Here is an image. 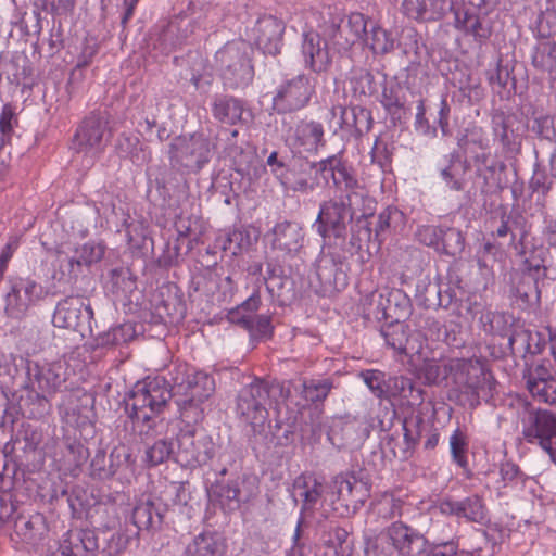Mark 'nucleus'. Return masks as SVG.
Segmentation results:
<instances>
[{
	"mask_svg": "<svg viewBox=\"0 0 556 556\" xmlns=\"http://www.w3.org/2000/svg\"><path fill=\"white\" fill-rule=\"evenodd\" d=\"M518 339L526 342L527 352L535 354L540 353L543 350L545 345L546 336L545 333L539 331L527 330L522 333L517 334V337L515 339H511L510 341Z\"/></svg>",
	"mask_w": 556,
	"mask_h": 556,
	"instance_id": "13d9d810",
	"label": "nucleus"
},
{
	"mask_svg": "<svg viewBox=\"0 0 556 556\" xmlns=\"http://www.w3.org/2000/svg\"><path fill=\"white\" fill-rule=\"evenodd\" d=\"M175 460L185 468L194 469L206 465L216 453L213 439L204 431H181L177 438Z\"/></svg>",
	"mask_w": 556,
	"mask_h": 556,
	"instance_id": "423d86ee",
	"label": "nucleus"
},
{
	"mask_svg": "<svg viewBox=\"0 0 556 556\" xmlns=\"http://www.w3.org/2000/svg\"><path fill=\"white\" fill-rule=\"evenodd\" d=\"M365 491L363 483L357 482L354 477H338L333 481L329 506H332L334 496L345 507H349L350 504L363 503Z\"/></svg>",
	"mask_w": 556,
	"mask_h": 556,
	"instance_id": "cd10ccee",
	"label": "nucleus"
},
{
	"mask_svg": "<svg viewBox=\"0 0 556 556\" xmlns=\"http://www.w3.org/2000/svg\"><path fill=\"white\" fill-rule=\"evenodd\" d=\"M446 367L460 391L468 395L470 406L479 405L480 399L492 396L495 380L485 359L477 356L452 358Z\"/></svg>",
	"mask_w": 556,
	"mask_h": 556,
	"instance_id": "20e7f679",
	"label": "nucleus"
},
{
	"mask_svg": "<svg viewBox=\"0 0 556 556\" xmlns=\"http://www.w3.org/2000/svg\"><path fill=\"white\" fill-rule=\"evenodd\" d=\"M386 343L396 353L408 356L412 362L425 359L424 340L418 332L410 333L409 327L401 321L391 323L381 329Z\"/></svg>",
	"mask_w": 556,
	"mask_h": 556,
	"instance_id": "4468645a",
	"label": "nucleus"
},
{
	"mask_svg": "<svg viewBox=\"0 0 556 556\" xmlns=\"http://www.w3.org/2000/svg\"><path fill=\"white\" fill-rule=\"evenodd\" d=\"M110 469L119 480H129L136 471V459L125 446L114 447L109 456Z\"/></svg>",
	"mask_w": 556,
	"mask_h": 556,
	"instance_id": "72a5a7b5",
	"label": "nucleus"
},
{
	"mask_svg": "<svg viewBox=\"0 0 556 556\" xmlns=\"http://www.w3.org/2000/svg\"><path fill=\"white\" fill-rule=\"evenodd\" d=\"M17 358L11 353H0V377L12 379L17 372Z\"/></svg>",
	"mask_w": 556,
	"mask_h": 556,
	"instance_id": "69168bd1",
	"label": "nucleus"
},
{
	"mask_svg": "<svg viewBox=\"0 0 556 556\" xmlns=\"http://www.w3.org/2000/svg\"><path fill=\"white\" fill-rule=\"evenodd\" d=\"M402 218V213L395 207H387L383 210L377 219L376 232L377 235L383 233L392 227L394 223Z\"/></svg>",
	"mask_w": 556,
	"mask_h": 556,
	"instance_id": "052dcab7",
	"label": "nucleus"
},
{
	"mask_svg": "<svg viewBox=\"0 0 556 556\" xmlns=\"http://www.w3.org/2000/svg\"><path fill=\"white\" fill-rule=\"evenodd\" d=\"M93 311L83 299L70 296L61 300L54 309L52 323L55 327L77 330L81 333L91 331Z\"/></svg>",
	"mask_w": 556,
	"mask_h": 556,
	"instance_id": "9b49d317",
	"label": "nucleus"
},
{
	"mask_svg": "<svg viewBox=\"0 0 556 556\" xmlns=\"http://www.w3.org/2000/svg\"><path fill=\"white\" fill-rule=\"evenodd\" d=\"M131 520L139 530L151 529L155 523H161L162 515L154 511V504L151 501H140L134 507Z\"/></svg>",
	"mask_w": 556,
	"mask_h": 556,
	"instance_id": "e433bc0d",
	"label": "nucleus"
},
{
	"mask_svg": "<svg viewBox=\"0 0 556 556\" xmlns=\"http://www.w3.org/2000/svg\"><path fill=\"white\" fill-rule=\"evenodd\" d=\"M453 13L455 27L471 35L479 43L484 42L491 36V28L480 22L476 11L466 5L464 0L459 1Z\"/></svg>",
	"mask_w": 556,
	"mask_h": 556,
	"instance_id": "bb28decb",
	"label": "nucleus"
},
{
	"mask_svg": "<svg viewBox=\"0 0 556 556\" xmlns=\"http://www.w3.org/2000/svg\"><path fill=\"white\" fill-rule=\"evenodd\" d=\"M522 435L530 444H539L542 450L553 445L556 438V415L548 410L529 414L522 422Z\"/></svg>",
	"mask_w": 556,
	"mask_h": 556,
	"instance_id": "a211bd4d",
	"label": "nucleus"
},
{
	"mask_svg": "<svg viewBox=\"0 0 556 556\" xmlns=\"http://www.w3.org/2000/svg\"><path fill=\"white\" fill-rule=\"evenodd\" d=\"M301 538V520L298 521L296 528L292 535V545L286 552V556H305V545L300 542Z\"/></svg>",
	"mask_w": 556,
	"mask_h": 556,
	"instance_id": "774afa93",
	"label": "nucleus"
},
{
	"mask_svg": "<svg viewBox=\"0 0 556 556\" xmlns=\"http://www.w3.org/2000/svg\"><path fill=\"white\" fill-rule=\"evenodd\" d=\"M545 253L544 249H534L525 260V270L535 283L546 276Z\"/></svg>",
	"mask_w": 556,
	"mask_h": 556,
	"instance_id": "37998d69",
	"label": "nucleus"
},
{
	"mask_svg": "<svg viewBox=\"0 0 556 556\" xmlns=\"http://www.w3.org/2000/svg\"><path fill=\"white\" fill-rule=\"evenodd\" d=\"M318 556H353L348 532L339 527L331 528L321 536Z\"/></svg>",
	"mask_w": 556,
	"mask_h": 556,
	"instance_id": "c85d7f7f",
	"label": "nucleus"
},
{
	"mask_svg": "<svg viewBox=\"0 0 556 556\" xmlns=\"http://www.w3.org/2000/svg\"><path fill=\"white\" fill-rule=\"evenodd\" d=\"M286 142L294 154H316L326 144L324 126L315 121H301L288 131Z\"/></svg>",
	"mask_w": 556,
	"mask_h": 556,
	"instance_id": "ddd939ff",
	"label": "nucleus"
},
{
	"mask_svg": "<svg viewBox=\"0 0 556 556\" xmlns=\"http://www.w3.org/2000/svg\"><path fill=\"white\" fill-rule=\"evenodd\" d=\"M104 252L105 247L102 242L88 241L76 247L72 256H68L64 250H59L58 262L63 271L66 267L68 275H76L80 266H90L93 263L100 262Z\"/></svg>",
	"mask_w": 556,
	"mask_h": 556,
	"instance_id": "5701e85b",
	"label": "nucleus"
},
{
	"mask_svg": "<svg viewBox=\"0 0 556 556\" xmlns=\"http://www.w3.org/2000/svg\"><path fill=\"white\" fill-rule=\"evenodd\" d=\"M467 169L466 161L462 160L458 154L452 153L448 156L447 164L441 168L440 173L443 181L450 189L459 191L465 186Z\"/></svg>",
	"mask_w": 556,
	"mask_h": 556,
	"instance_id": "473e14b6",
	"label": "nucleus"
},
{
	"mask_svg": "<svg viewBox=\"0 0 556 556\" xmlns=\"http://www.w3.org/2000/svg\"><path fill=\"white\" fill-rule=\"evenodd\" d=\"M314 87L311 85L309 78L304 75L287 80L277 89L273 98V106L278 113H289L304 108L312 94Z\"/></svg>",
	"mask_w": 556,
	"mask_h": 556,
	"instance_id": "f8f14e48",
	"label": "nucleus"
},
{
	"mask_svg": "<svg viewBox=\"0 0 556 556\" xmlns=\"http://www.w3.org/2000/svg\"><path fill=\"white\" fill-rule=\"evenodd\" d=\"M105 122L94 115L86 117L78 126L72 149L77 155H81L87 166L94 164L104 150Z\"/></svg>",
	"mask_w": 556,
	"mask_h": 556,
	"instance_id": "6e6552de",
	"label": "nucleus"
},
{
	"mask_svg": "<svg viewBox=\"0 0 556 556\" xmlns=\"http://www.w3.org/2000/svg\"><path fill=\"white\" fill-rule=\"evenodd\" d=\"M26 371L27 387L35 394L37 405L31 415L37 417L49 408L50 400L63 390L70 372L65 361L45 358L26 359Z\"/></svg>",
	"mask_w": 556,
	"mask_h": 556,
	"instance_id": "7ed1b4c3",
	"label": "nucleus"
},
{
	"mask_svg": "<svg viewBox=\"0 0 556 556\" xmlns=\"http://www.w3.org/2000/svg\"><path fill=\"white\" fill-rule=\"evenodd\" d=\"M285 24L273 15H264L256 20L247 36L264 53L275 55L280 52Z\"/></svg>",
	"mask_w": 556,
	"mask_h": 556,
	"instance_id": "2eb2a0df",
	"label": "nucleus"
},
{
	"mask_svg": "<svg viewBox=\"0 0 556 556\" xmlns=\"http://www.w3.org/2000/svg\"><path fill=\"white\" fill-rule=\"evenodd\" d=\"M396 38L394 35L376 23L369 25V31L364 43L375 54H386L394 49Z\"/></svg>",
	"mask_w": 556,
	"mask_h": 556,
	"instance_id": "f704fd0d",
	"label": "nucleus"
},
{
	"mask_svg": "<svg viewBox=\"0 0 556 556\" xmlns=\"http://www.w3.org/2000/svg\"><path fill=\"white\" fill-rule=\"evenodd\" d=\"M108 462L109 459L104 453H97L91 460L92 475L97 476L99 479H106L114 476V470L110 469V464L106 465Z\"/></svg>",
	"mask_w": 556,
	"mask_h": 556,
	"instance_id": "e2e57ef3",
	"label": "nucleus"
},
{
	"mask_svg": "<svg viewBox=\"0 0 556 556\" xmlns=\"http://www.w3.org/2000/svg\"><path fill=\"white\" fill-rule=\"evenodd\" d=\"M261 305V296L258 293L250 295L241 305L229 311L228 319L233 324H240L244 317H254Z\"/></svg>",
	"mask_w": 556,
	"mask_h": 556,
	"instance_id": "79ce46f5",
	"label": "nucleus"
},
{
	"mask_svg": "<svg viewBox=\"0 0 556 556\" xmlns=\"http://www.w3.org/2000/svg\"><path fill=\"white\" fill-rule=\"evenodd\" d=\"M313 166L325 184L331 181L338 189L353 193L359 188L357 179L343 163L341 153L320 160Z\"/></svg>",
	"mask_w": 556,
	"mask_h": 556,
	"instance_id": "aec40b11",
	"label": "nucleus"
},
{
	"mask_svg": "<svg viewBox=\"0 0 556 556\" xmlns=\"http://www.w3.org/2000/svg\"><path fill=\"white\" fill-rule=\"evenodd\" d=\"M416 237L419 242L425 245L434 248L437 251L441 252L442 238H443V227H435L424 225L418 227Z\"/></svg>",
	"mask_w": 556,
	"mask_h": 556,
	"instance_id": "8fccbe9b",
	"label": "nucleus"
},
{
	"mask_svg": "<svg viewBox=\"0 0 556 556\" xmlns=\"http://www.w3.org/2000/svg\"><path fill=\"white\" fill-rule=\"evenodd\" d=\"M224 543L215 532L203 531L186 547L187 556H222Z\"/></svg>",
	"mask_w": 556,
	"mask_h": 556,
	"instance_id": "7c9ffc66",
	"label": "nucleus"
},
{
	"mask_svg": "<svg viewBox=\"0 0 556 556\" xmlns=\"http://www.w3.org/2000/svg\"><path fill=\"white\" fill-rule=\"evenodd\" d=\"M407 389H410V381L404 377H389L386 380L384 399H391L402 395Z\"/></svg>",
	"mask_w": 556,
	"mask_h": 556,
	"instance_id": "bf43d9fd",
	"label": "nucleus"
},
{
	"mask_svg": "<svg viewBox=\"0 0 556 556\" xmlns=\"http://www.w3.org/2000/svg\"><path fill=\"white\" fill-rule=\"evenodd\" d=\"M415 128L419 134L428 137H434L437 135V129L431 127L426 118V108L422 101L417 105Z\"/></svg>",
	"mask_w": 556,
	"mask_h": 556,
	"instance_id": "0e129e2a",
	"label": "nucleus"
},
{
	"mask_svg": "<svg viewBox=\"0 0 556 556\" xmlns=\"http://www.w3.org/2000/svg\"><path fill=\"white\" fill-rule=\"evenodd\" d=\"M329 486L319 481L314 475H301L293 481L291 496L294 502H302V511L299 520L301 522L306 516L313 515L315 510L321 509V516L327 517L332 506L326 507L330 501Z\"/></svg>",
	"mask_w": 556,
	"mask_h": 556,
	"instance_id": "0eeeda50",
	"label": "nucleus"
},
{
	"mask_svg": "<svg viewBox=\"0 0 556 556\" xmlns=\"http://www.w3.org/2000/svg\"><path fill=\"white\" fill-rule=\"evenodd\" d=\"M441 252L455 256L460 254L465 248V238L456 228H443Z\"/></svg>",
	"mask_w": 556,
	"mask_h": 556,
	"instance_id": "c03bdc74",
	"label": "nucleus"
},
{
	"mask_svg": "<svg viewBox=\"0 0 556 556\" xmlns=\"http://www.w3.org/2000/svg\"><path fill=\"white\" fill-rule=\"evenodd\" d=\"M489 137L482 128L472 126L466 129L465 135L459 139L458 144L468 154H475L477 161L485 162L489 150Z\"/></svg>",
	"mask_w": 556,
	"mask_h": 556,
	"instance_id": "2f4dec72",
	"label": "nucleus"
},
{
	"mask_svg": "<svg viewBox=\"0 0 556 556\" xmlns=\"http://www.w3.org/2000/svg\"><path fill=\"white\" fill-rule=\"evenodd\" d=\"M247 329L253 339L270 338L274 331L271 317L269 315H255L254 317H244L239 324Z\"/></svg>",
	"mask_w": 556,
	"mask_h": 556,
	"instance_id": "4c0bfd02",
	"label": "nucleus"
},
{
	"mask_svg": "<svg viewBox=\"0 0 556 556\" xmlns=\"http://www.w3.org/2000/svg\"><path fill=\"white\" fill-rule=\"evenodd\" d=\"M164 500L167 506H185L187 505L190 494L188 488L181 482H170L165 492Z\"/></svg>",
	"mask_w": 556,
	"mask_h": 556,
	"instance_id": "49530a36",
	"label": "nucleus"
},
{
	"mask_svg": "<svg viewBox=\"0 0 556 556\" xmlns=\"http://www.w3.org/2000/svg\"><path fill=\"white\" fill-rule=\"evenodd\" d=\"M400 92L401 87L395 83H389L383 86L380 102L387 111L393 112L403 105Z\"/></svg>",
	"mask_w": 556,
	"mask_h": 556,
	"instance_id": "603ef678",
	"label": "nucleus"
},
{
	"mask_svg": "<svg viewBox=\"0 0 556 556\" xmlns=\"http://www.w3.org/2000/svg\"><path fill=\"white\" fill-rule=\"evenodd\" d=\"M239 494L240 491L237 485L228 484L223 486L219 494L222 505L228 510L238 508L241 502Z\"/></svg>",
	"mask_w": 556,
	"mask_h": 556,
	"instance_id": "680f3d73",
	"label": "nucleus"
},
{
	"mask_svg": "<svg viewBox=\"0 0 556 556\" xmlns=\"http://www.w3.org/2000/svg\"><path fill=\"white\" fill-rule=\"evenodd\" d=\"M252 48L244 40L227 42L215 54L214 66L229 88L249 85L254 76Z\"/></svg>",
	"mask_w": 556,
	"mask_h": 556,
	"instance_id": "39448f33",
	"label": "nucleus"
},
{
	"mask_svg": "<svg viewBox=\"0 0 556 556\" xmlns=\"http://www.w3.org/2000/svg\"><path fill=\"white\" fill-rule=\"evenodd\" d=\"M302 394L306 402L323 401L330 391V383L327 380L304 381L301 383Z\"/></svg>",
	"mask_w": 556,
	"mask_h": 556,
	"instance_id": "de8ad7c7",
	"label": "nucleus"
},
{
	"mask_svg": "<svg viewBox=\"0 0 556 556\" xmlns=\"http://www.w3.org/2000/svg\"><path fill=\"white\" fill-rule=\"evenodd\" d=\"M366 556H476L475 553L458 549L454 542L430 545L427 539L412 527L397 521L365 547Z\"/></svg>",
	"mask_w": 556,
	"mask_h": 556,
	"instance_id": "f03ea898",
	"label": "nucleus"
},
{
	"mask_svg": "<svg viewBox=\"0 0 556 556\" xmlns=\"http://www.w3.org/2000/svg\"><path fill=\"white\" fill-rule=\"evenodd\" d=\"M267 397V386L260 380L244 387L238 395L237 413L254 430L267 420L268 412L265 407Z\"/></svg>",
	"mask_w": 556,
	"mask_h": 556,
	"instance_id": "9d476101",
	"label": "nucleus"
},
{
	"mask_svg": "<svg viewBox=\"0 0 556 556\" xmlns=\"http://www.w3.org/2000/svg\"><path fill=\"white\" fill-rule=\"evenodd\" d=\"M218 245L229 251L232 255L241 253L251 245V237L248 230L238 228L220 235L217 239Z\"/></svg>",
	"mask_w": 556,
	"mask_h": 556,
	"instance_id": "c9c22d12",
	"label": "nucleus"
},
{
	"mask_svg": "<svg viewBox=\"0 0 556 556\" xmlns=\"http://www.w3.org/2000/svg\"><path fill=\"white\" fill-rule=\"evenodd\" d=\"M338 262L332 255H323L317 262V275L320 280L331 283L336 281L338 273Z\"/></svg>",
	"mask_w": 556,
	"mask_h": 556,
	"instance_id": "4d7b16f0",
	"label": "nucleus"
},
{
	"mask_svg": "<svg viewBox=\"0 0 556 556\" xmlns=\"http://www.w3.org/2000/svg\"><path fill=\"white\" fill-rule=\"evenodd\" d=\"M532 63L536 68L543 70L551 75L556 74V45L538 51L533 55Z\"/></svg>",
	"mask_w": 556,
	"mask_h": 556,
	"instance_id": "864d4df0",
	"label": "nucleus"
},
{
	"mask_svg": "<svg viewBox=\"0 0 556 556\" xmlns=\"http://www.w3.org/2000/svg\"><path fill=\"white\" fill-rule=\"evenodd\" d=\"M269 236L273 248L287 254H296L303 247L304 231L295 222L276 224Z\"/></svg>",
	"mask_w": 556,
	"mask_h": 556,
	"instance_id": "393cba45",
	"label": "nucleus"
},
{
	"mask_svg": "<svg viewBox=\"0 0 556 556\" xmlns=\"http://www.w3.org/2000/svg\"><path fill=\"white\" fill-rule=\"evenodd\" d=\"M17 119L12 105L4 104L0 114V149L10 140Z\"/></svg>",
	"mask_w": 556,
	"mask_h": 556,
	"instance_id": "3c124183",
	"label": "nucleus"
},
{
	"mask_svg": "<svg viewBox=\"0 0 556 556\" xmlns=\"http://www.w3.org/2000/svg\"><path fill=\"white\" fill-rule=\"evenodd\" d=\"M525 378L527 388L535 400L556 405V370L549 363L532 366Z\"/></svg>",
	"mask_w": 556,
	"mask_h": 556,
	"instance_id": "6ab92c4d",
	"label": "nucleus"
},
{
	"mask_svg": "<svg viewBox=\"0 0 556 556\" xmlns=\"http://www.w3.org/2000/svg\"><path fill=\"white\" fill-rule=\"evenodd\" d=\"M42 287L31 280H20L12 283L4 295V313L15 319L23 318L30 306L42 298Z\"/></svg>",
	"mask_w": 556,
	"mask_h": 556,
	"instance_id": "dca6fc26",
	"label": "nucleus"
},
{
	"mask_svg": "<svg viewBox=\"0 0 556 556\" xmlns=\"http://www.w3.org/2000/svg\"><path fill=\"white\" fill-rule=\"evenodd\" d=\"M349 218H352L350 195H348V202L341 199L323 203L314 226L323 238H326L330 231L336 237H340Z\"/></svg>",
	"mask_w": 556,
	"mask_h": 556,
	"instance_id": "f3484780",
	"label": "nucleus"
},
{
	"mask_svg": "<svg viewBox=\"0 0 556 556\" xmlns=\"http://www.w3.org/2000/svg\"><path fill=\"white\" fill-rule=\"evenodd\" d=\"M117 149L122 156L130 157L136 163L146 161L143 147L137 136H122L118 139Z\"/></svg>",
	"mask_w": 556,
	"mask_h": 556,
	"instance_id": "ea45409f",
	"label": "nucleus"
},
{
	"mask_svg": "<svg viewBox=\"0 0 556 556\" xmlns=\"http://www.w3.org/2000/svg\"><path fill=\"white\" fill-rule=\"evenodd\" d=\"M170 381L172 389L162 377H148L134 386L127 406L140 435L153 437L164 429L162 414L172 396H184V403H202L215 390L213 377L184 363L174 366Z\"/></svg>",
	"mask_w": 556,
	"mask_h": 556,
	"instance_id": "f257e3e1",
	"label": "nucleus"
},
{
	"mask_svg": "<svg viewBox=\"0 0 556 556\" xmlns=\"http://www.w3.org/2000/svg\"><path fill=\"white\" fill-rule=\"evenodd\" d=\"M20 241L16 237L11 238L0 253V276L3 277L8 264L12 258L14 252L17 250Z\"/></svg>",
	"mask_w": 556,
	"mask_h": 556,
	"instance_id": "338daca9",
	"label": "nucleus"
},
{
	"mask_svg": "<svg viewBox=\"0 0 556 556\" xmlns=\"http://www.w3.org/2000/svg\"><path fill=\"white\" fill-rule=\"evenodd\" d=\"M440 510L444 515L467 522L485 525L489 521L486 508L482 498L478 495H471L463 500H444L440 503Z\"/></svg>",
	"mask_w": 556,
	"mask_h": 556,
	"instance_id": "4be33fe9",
	"label": "nucleus"
},
{
	"mask_svg": "<svg viewBox=\"0 0 556 556\" xmlns=\"http://www.w3.org/2000/svg\"><path fill=\"white\" fill-rule=\"evenodd\" d=\"M210 142L202 135L180 136L170 143V160L188 170H199L210 160Z\"/></svg>",
	"mask_w": 556,
	"mask_h": 556,
	"instance_id": "1a4fd4ad",
	"label": "nucleus"
},
{
	"mask_svg": "<svg viewBox=\"0 0 556 556\" xmlns=\"http://www.w3.org/2000/svg\"><path fill=\"white\" fill-rule=\"evenodd\" d=\"M301 55L304 65L315 73L326 72L331 64L327 40L314 30L303 33Z\"/></svg>",
	"mask_w": 556,
	"mask_h": 556,
	"instance_id": "412c9836",
	"label": "nucleus"
},
{
	"mask_svg": "<svg viewBox=\"0 0 556 556\" xmlns=\"http://www.w3.org/2000/svg\"><path fill=\"white\" fill-rule=\"evenodd\" d=\"M467 445L466 435L459 429H456L450 437V448L453 460L460 468H466L468 465Z\"/></svg>",
	"mask_w": 556,
	"mask_h": 556,
	"instance_id": "a18cd8bd",
	"label": "nucleus"
},
{
	"mask_svg": "<svg viewBox=\"0 0 556 556\" xmlns=\"http://www.w3.org/2000/svg\"><path fill=\"white\" fill-rule=\"evenodd\" d=\"M281 184L293 191L307 194L315 189L319 181L304 172L298 174L292 172L281 178Z\"/></svg>",
	"mask_w": 556,
	"mask_h": 556,
	"instance_id": "58836bf2",
	"label": "nucleus"
},
{
	"mask_svg": "<svg viewBox=\"0 0 556 556\" xmlns=\"http://www.w3.org/2000/svg\"><path fill=\"white\" fill-rule=\"evenodd\" d=\"M173 453L172 443L162 439L146 450L143 460L148 466H156L168 459Z\"/></svg>",
	"mask_w": 556,
	"mask_h": 556,
	"instance_id": "a19ab883",
	"label": "nucleus"
},
{
	"mask_svg": "<svg viewBox=\"0 0 556 556\" xmlns=\"http://www.w3.org/2000/svg\"><path fill=\"white\" fill-rule=\"evenodd\" d=\"M98 538L92 530L67 531L59 545L61 556H97Z\"/></svg>",
	"mask_w": 556,
	"mask_h": 556,
	"instance_id": "b1692460",
	"label": "nucleus"
},
{
	"mask_svg": "<svg viewBox=\"0 0 556 556\" xmlns=\"http://www.w3.org/2000/svg\"><path fill=\"white\" fill-rule=\"evenodd\" d=\"M361 377L364 383L377 397L383 399L384 387H386V375L376 369H369L361 372Z\"/></svg>",
	"mask_w": 556,
	"mask_h": 556,
	"instance_id": "6e6d98bb",
	"label": "nucleus"
},
{
	"mask_svg": "<svg viewBox=\"0 0 556 556\" xmlns=\"http://www.w3.org/2000/svg\"><path fill=\"white\" fill-rule=\"evenodd\" d=\"M460 0H405L407 15L419 21L440 20L447 11L454 12Z\"/></svg>",
	"mask_w": 556,
	"mask_h": 556,
	"instance_id": "a878e982",
	"label": "nucleus"
},
{
	"mask_svg": "<svg viewBox=\"0 0 556 556\" xmlns=\"http://www.w3.org/2000/svg\"><path fill=\"white\" fill-rule=\"evenodd\" d=\"M346 27L353 36L351 39L353 43L358 41L364 42L369 31V26L365 15L358 12H354L349 15Z\"/></svg>",
	"mask_w": 556,
	"mask_h": 556,
	"instance_id": "5fc2aeb1",
	"label": "nucleus"
},
{
	"mask_svg": "<svg viewBox=\"0 0 556 556\" xmlns=\"http://www.w3.org/2000/svg\"><path fill=\"white\" fill-rule=\"evenodd\" d=\"M212 113L220 123L235 125L242 118L243 104L233 97L215 96L212 101Z\"/></svg>",
	"mask_w": 556,
	"mask_h": 556,
	"instance_id": "c756f323",
	"label": "nucleus"
},
{
	"mask_svg": "<svg viewBox=\"0 0 556 556\" xmlns=\"http://www.w3.org/2000/svg\"><path fill=\"white\" fill-rule=\"evenodd\" d=\"M375 511L382 518H393L402 514V501L393 494H383L375 504Z\"/></svg>",
	"mask_w": 556,
	"mask_h": 556,
	"instance_id": "09e8293b",
	"label": "nucleus"
}]
</instances>
